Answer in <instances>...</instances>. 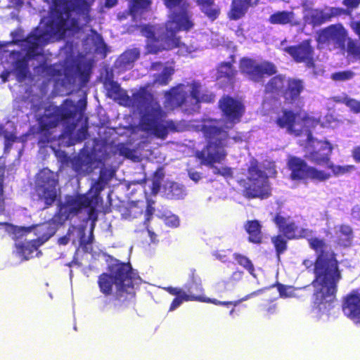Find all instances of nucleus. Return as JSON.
<instances>
[{
    "label": "nucleus",
    "instance_id": "nucleus-1",
    "mask_svg": "<svg viewBox=\"0 0 360 360\" xmlns=\"http://www.w3.org/2000/svg\"><path fill=\"white\" fill-rule=\"evenodd\" d=\"M44 1L49 5V16L43 18L27 39H15L21 51L11 53H43L46 44L78 32L91 20L92 0Z\"/></svg>",
    "mask_w": 360,
    "mask_h": 360
},
{
    "label": "nucleus",
    "instance_id": "nucleus-2",
    "mask_svg": "<svg viewBox=\"0 0 360 360\" xmlns=\"http://www.w3.org/2000/svg\"><path fill=\"white\" fill-rule=\"evenodd\" d=\"M308 240L311 248L318 254L314 268V300L311 317L316 321H326L333 307V301L342 278L341 273L334 254L328 250L323 240L311 238Z\"/></svg>",
    "mask_w": 360,
    "mask_h": 360
},
{
    "label": "nucleus",
    "instance_id": "nucleus-3",
    "mask_svg": "<svg viewBox=\"0 0 360 360\" xmlns=\"http://www.w3.org/2000/svg\"><path fill=\"white\" fill-rule=\"evenodd\" d=\"M169 8V19L165 27L144 25L141 28L142 34L147 38V50L150 53H157L162 50L178 48L180 56L191 54L196 50L193 46L181 43L176 37L179 31H188L193 25V14L189 4L185 0H165Z\"/></svg>",
    "mask_w": 360,
    "mask_h": 360
},
{
    "label": "nucleus",
    "instance_id": "nucleus-4",
    "mask_svg": "<svg viewBox=\"0 0 360 360\" xmlns=\"http://www.w3.org/2000/svg\"><path fill=\"white\" fill-rule=\"evenodd\" d=\"M221 122L217 120H208L202 125L205 136L208 139V145L197 153V157L202 164L210 167L213 174L228 179L232 177L233 169L228 167L214 165L215 163L222 162L226 156L224 147L227 144V133L221 129Z\"/></svg>",
    "mask_w": 360,
    "mask_h": 360
},
{
    "label": "nucleus",
    "instance_id": "nucleus-5",
    "mask_svg": "<svg viewBox=\"0 0 360 360\" xmlns=\"http://www.w3.org/2000/svg\"><path fill=\"white\" fill-rule=\"evenodd\" d=\"M221 122L217 120H208L202 125L205 136L208 139V145L197 153V157L202 164L210 167L213 174L228 179L232 177L233 169L228 167L214 165L215 163L222 162L226 156L224 147L227 144V133L221 129Z\"/></svg>",
    "mask_w": 360,
    "mask_h": 360
},
{
    "label": "nucleus",
    "instance_id": "nucleus-6",
    "mask_svg": "<svg viewBox=\"0 0 360 360\" xmlns=\"http://www.w3.org/2000/svg\"><path fill=\"white\" fill-rule=\"evenodd\" d=\"M56 219L41 224L30 227L7 225V231L13 235L14 239H20L25 236V241H17L13 253L21 261L28 260L38 257L41 253L38 248L54 235L57 230Z\"/></svg>",
    "mask_w": 360,
    "mask_h": 360
},
{
    "label": "nucleus",
    "instance_id": "nucleus-7",
    "mask_svg": "<svg viewBox=\"0 0 360 360\" xmlns=\"http://www.w3.org/2000/svg\"><path fill=\"white\" fill-rule=\"evenodd\" d=\"M135 97L141 115L139 127L142 131L165 139L169 131L175 129L174 123L165 119V112L153 95L139 92Z\"/></svg>",
    "mask_w": 360,
    "mask_h": 360
},
{
    "label": "nucleus",
    "instance_id": "nucleus-8",
    "mask_svg": "<svg viewBox=\"0 0 360 360\" xmlns=\"http://www.w3.org/2000/svg\"><path fill=\"white\" fill-rule=\"evenodd\" d=\"M109 271L102 274L98 281L101 292L105 295L112 293L114 288L117 297L123 296L124 292L131 295L141 283L140 277L129 264L117 261L110 266Z\"/></svg>",
    "mask_w": 360,
    "mask_h": 360
},
{
    "label": "nucleus",
    "instance_id": "nucleus-9",
    "mask_svg": "<svg viewBox=\"0 0 360 360\" xmlns=\"http://www.w3.org/2000/svg\"><path fill=\"white\" fill-rule=\"evenodd\" d=\"M114 172L111 169H103L101 171L99 181L91 188V191L83 195L68 196L65 203L60 209V214L63 220L68 219L71 214H75L84 210L88 214L89 220L94 224L97 219L96 207L98 202V193L113 176ZM92 233V230L91 231Z\"/></svg>",
    "mask_w": 360,
    "mask_h": 360
},
{
    "label": "nucleus",
    "instance_id": "nucleus-10",
    "mask_svg": "<svg viewBox=\"0 0 360 360\" xmlns=\"http://www.w3.org/2000/svg\"><path fill=\"white\" fill-rule=\"evenodd\" d=\"M42 68L46 70L47 75L53 78L57 85L70 89L73 86L83 87L89 82L91 63L81 59L70 64L67 62L65 66L54 64L47 67L44 65Z\"/></svg>",
    "mask_w": 360,
    "mask_h": 360
},
{
    "label": "nucleus",
    "instance_id": "nucleus-11",
    "mask_svg": "<svg viewBox=\"0 0 360 360\" xmlns=\"http://www.w3.org/2000/svg\"><path fill=\"white\" fill-rule=\"evenodd\" d=\"M201 86L193 82L186 84H181L165 94V107L172 110L176 107L184 105L188 111H195L199 108L200 102H212L214 101L212 94L200 96Z\"/></svg>",
    "mask_w": 360,
    "mask_h": 360
},
{
    "label": "nucleus",
    "instance_id": "nucleus-12",
    "mask_svg": "<svg viewBox=\"0 0 360 360\" xmlns=\"http://www.w3.org/2000/svg\"><path fill=\"white\" fill-rule=\"evenodd\" d=\"M86 101L80 99L77 104L66 100L60 108L53 107L47 109L44 115L39 119V124L43 130H49L55 127L60 122H66L73 124L75 120L82 118L84 111Z\"/></svg>",
    "mask_w": 360,
    "mask_h": 360
},
{
    "label": "nucleus",
    "instance_id": "nucleus-13",
    "mask_svg": "<svg viewBox=\"0 0 360 360\" xmlns=\"http://www.w3.org/2000/svg\"><path fill=\"white\" fill-rule=\"evenodd\" d=\"M239 183L248 198H266L271 194L268 177L258 168V162L255 159L250 161L247 179L240 180Z\"/></svg>",
    "mask_w": 360,
    "mask_h": 360
},
{
    "label": "nucleus",
    "instance_id": "nucleus-14",
    "mask_svg": "<svg viewBox=\"0 0 360 360\" xmlns=\"http://www.w3.org/2000/svg\"><path fill=\"white\" fill-rule=\"evenodd\" d=\"M299 143L301 146H304V157L309 161L319 165L329 162L333 149L329 141L313 138L311 131L306 129L305 134L300 138Z\"/></svg>",
    "mask_w": 360,
    "mask_h": 360
},
{
    "label": "nucleus",
    "instance_id": "nucleus-15",
    "mask_svg": "<svg viewBox=\"0 0 360 360\" xmlns=\"http://www.w3.org/2000/svg\"><path fill=\"white\" fill-rule=\"evenodd\" d=\"M57 181L53 172L44 169L37 174L36 179V192L41 200L46 205H51L57 195Z\"/></svg>",
    "mask_w": 360,
    "mask_h": 360
},
{
    "label": "nucleus",
    "instance_id": "nucleus-16",
    "mask_svg": "<svg viewBox=\"0 0 360 360\" xmlns=\"http://www.w3.org/2000/svg\"><path fill=\"white\" fill-rule=\"evenodd\" d=\"M346 37V30L341 25H333L318 33L317 41L320 48L343 49Z\"/></svg>",
    "mask_w": 360,
    "mask_h": 360
},
{
    "label": "nucleus",
    "instance_id": "nucleus-17",
    "mask_svg": "<svg viewBox=\"0 0 360 360\" xmlns=\"http://www.w3.org/2000/svg\"><path fill=\"white\" fill-rule=\"evenodd\" d=\"M303 20L305 23L319 26L333 16L340 14V9L326 8L324 10L314 8L313 0H304L302 3Z\"/></svg>",
    "mask_w": 360,
    "mask_h": 360
},
{
    "label": "nucleus",
    "instance_id": "nucleus-18",
    "mask_svg": "<svg viewBox=\"0 0 360 360\" xmlns=\"http://www.w3.org/2000/svg\"><path fill=\"white\" fill-rule=\"evenodd\" d=\"M240 68L244 74L254 81H259L264 75H271L276 72V67L271 63H258L249 58H243L240 60Z\"/></svg>",
    "mask_w": 360,
    "mask_h": 360
},
{
    "label": "nucleus",
    "instance_id": "nucleus-19",
    "mask_svg": "<svg viewBox=\"0 0 360 360\" xmlns=\"http://www.w3.org/2000/svg\"><path fill=\"white\" fill-rule=\"evenodd\" d=\"M219 106L228 120L226 129H229L234 123L238 122L244 112V106L241 102L231 97H224L219 101Z\"/></svg>",
    "mask_w": 360,
    "mask_h": 360
},
{
    "label": "nucleus",
    "instance_id": "nucleus-20",
    "mask_svg": "<svg viewBox=\"0 0 360 360\" xmlns=\"http://www.w3.org/2000/svg\"><path fill=\"white\" fill-rule=\"evenodd\" d=\"M305 117H302L301 127L295 114L292 111L284 110L278 114L276 122L281 128H285L288 133L301 138L305 134V130L307 129L303 123Z\"/></svg>",
    "mask_w": 360,
    "mask_h": 360
},
{
    "label": "nucleus",
    "instance_id": "nucleus-21",
    "mask_svg": "<svg viewBox=\"0 0 360 360\" xmlns=\"http://www.w3.org/2000/svg\"><path fill=\"white\" fill-rule=\"evenodd\" d=\"M274 221L280 231L282 232L288 239L302 237L307 238L311 234V231L309 229L298 226L290 217H284L278 214L275 217Z\"/></svg>",
    "mask_w": 360,
    "mask_h": 360
},
{
    "label": "nucleus",
    "instance_id": "nucleus-22",
    "mask_svg": "<svg viewBox=\"0 0 360 360\" xmlns=\"http://www.w3.org/2000/svg\"><path fill=\"white\" fill-rule=\"evenodd\" d=\"M327 235L334 243L340 246L349 247L353 238L352 228L346 224H334L328 221L327 226Z\"/></svg>",
    "mask_w": 360,
    "mask_h": 360
},
{
    "label": "nucleus",
    "instance_id": "nucleus-23",
    "mask_svg": "<svg viewBox=\"0 0 360 360\" xmlns=\"http://www.w3.org/2000/svg\"><path fill=\"white\" fill-rule=\"evenodd\" d=\"M290 56L297 63H304L307 67L314 66V51L309 41L306 40L300 44L285 49Z\"/></svg>",
    "mask_w": 360,
    "mask_h": 360
},
{
    "label": "nucleus",
    "instance_id": "nucleus-24",
    "mask_svg": "<svg viewBox=\"0 0 360 360\" xmlns=\"http://www.w3.org/2000/svg\"><path fill=\"white\" fill-rule=\"evenodd\" d=\"M342 308L348 319L360 325V294L357 291H352L344 297Z\"/></svg>",
    "mask_w": 360,
    "mask_h": 360
},
{
    "label": "nucleus",
    "instance_id": "nucleus-25",
    "mask_svg": "<svg viewBox=\"0 0 360 360\" xmlns=\"http://www.w3.org/2000/svg\"><path fill=\"white\" fill-rule=\"evenodd\" d=\"M149 4L148 0H132L130 2L129 11L119 14L118 18L122 20L130 16L131 20L135 22V25L137 26L138 21L141 18H145Z\"/></svg>",
    "mask_w": 360,
    "mask_h": 360
},
{
    "label": "nucleus",
    "instance_id": "nucleus-26",
    "mask_svg": "<svg viewBox=\"0 0 360 360\" xmlns=\"http://www.w3.org/2000/svg\"><path fill=\"white\" fill-rule=\"evenodd\" d=\"M184 290L187 295H191L195 297H200L202 300H193L192 301H198L207 303H217L213 299L208 298L203 295V288L202 286L201 279L192 272L190 280L184 285Z\"/></svg>",
    "mask_w": 360,
    "mask_h": 360
},
{
    "label": "nucleus",
    "instance_id": "nucleus-27",
    "mask_svg": "<svg viewBox=\"0 0 360 360\" xmlns=\"http://www.w3.org/2000/svg\"><path fill=\"white\" fill-rule=\"evenodd\" d=\"M283 96L287 103H294L304 89V82L297 78H287Z\"/></svg>",
    "mask_w": 360,
    "mask_h": 360
},
{
    "label": "nucleus",
    "instance_id": "nucleus-28",
    "mask_svg": "<svg viewBox=\"0 0 360 360\" xmlns=\"http://www.w3.org/2000/svg\"><path fill=\"white\" fill-rule=\"evenodd\" d=\"M150 71L153 77V85L162 86L169 83L174 70L172 66L157 63L152 65Z\"/></svg>",
    "mask_w": 360,
    "mask_h": 360
},
{
    "label": "nucleus",
    "instance_id": "nucleus-29",
    "mask_svg": "<svg viewBox=\"0 0 360 360\" xmlns=\"http://www.w3.org/2000/svg\"><path fill=\"white\" fill-rule=\"evenodd\" d=\"M139 55L140 52L137 49L126 51L115 61V69L117 70L119 72L131 69Z\"/></svg>",
    "mask_w": 360,
    "mask_h": 360
},
{
    "label": "nucleus",
    "instance_id": "nucleus-30",
    "mask_svg": "<svg viewBox=\"0 0 360 360\" xmlns=\"http://www.w3.org/2000/svg\"><path fill=\"white\" fill-rule=\"evenodd\" d=\"M73 169L79 174L85 175L93 170V158L89 154L81 153L72 160Z\"/></svg>",
    "mask_w": 360,
    "mask_h": 360
},
{
    "label": "nucleus",
    "instance_id": "nucleus-31",
    "mask_svg": "<svg viewBox=\"0 0 360 360\" xmlns=\"http://www.w3.org/2000/svg\"><path fill=\"white\" fill-rule=\"evenodd\" d=\"M288 165L291 171L290 176L292 179H304L309 165L302 159L290 157L288 161Z\"/></svg>",
    "mask_w": 360,
    "mask_h": 360
},
{
    "label": "nucleus",
    "instance_id": "nucleus-32",
    "mask_svg": "<svg viewBox=\"0 0 360 360\" xmlns=\"http://www.w3.org/2000/svg\"><path fill=\"white\" fill-rule=\"evenodd\" d=\"M22 91H25V94L16 97L15 100H20L27 105H30L31 108L38 112L41 108L42 103H44L43 96L39 94H32L33 90H30L25 86H20L19 91L21 93Z\"/></svg>",
    "mask_w": 360,
    "mask_h": 360
},
{
    "label": "nucleus",
    "instance_id": "nucleus-33",
    "mask_svg": "<svg viewBox=\"0 0 360 360\" xmlns=\"http://www.w3.org/2000/svg\"><path fill=\"white\" fill-rule=\"evenodd\" d=\"M257 0H233L230 18L234 20L240 18L250 6L256 4Z\"/></svg>",
    "mask_w": 360,
    "mask_h": 360
},
{
    "label": "nucleus",
    "instance_id": "nucleus-34",
    "mask_svg": "<svg viewBox=\"0 0 360 360\" xmlns=\"http://www.w3.org/2000/svg\"><path fill=\"white\" fill-rule=\"evenodd\" d=\"M84 235V229L82 226H72L68 230L66 236L59 238L58 243L60 245H66L69 241L72 240L74 243L78 241L80 245H82L85 243Z\"/></svg>",
    "mask_w": 360,
    "mask_h": 360
},
{
    "label": "nucleus",
    "instance_id": "nucleus-35",
    "mask_svg": "<svg viewBox=\"0 0 360 360\" xmlns=\"http://www.w3.org/2000/svg\"><path fill=\"white\" fill-rule=\"evenodd\" d=\"M165 195L167 198L181 199L186 195L184 186L175 182H167L164 186Z\"/></svg>",
    "mask_w": 360,
    "mask_h": 360
},
{
    "label": "nucleus",
    "instance_id": "nucleus-36",
    "mask_svg": "<svg viewBox=\"0 0 360 360\" xmlns=\"http://www.w3.org/2000/svg\"><path fill=\"white\" fill-rule=\"evenodd\" d=\"M335 122V119L332 115H327L324 120H320L315 119L311 116H306L303 120V123L305 127L311 131V129L315 127L318 124H321L322 127H333V123Z\"/></svg>",
    "mask_w": 360,
    "mask_h": 360
},
{
    "label": "nucleus",
    "instance_id": "nucleus-37",
    "mask_svg": "<svg viewBox=\"0 0 360 360\" xmlns=\"http://www.w3.org/2000/svg\"><path fill=\"white\" fill-rule=\"evenodd\" d=\"M287 78L282 75L273 77L266 86V91L283 95Z\"/></svg>",
    "mask_w": 360,
    "mask_h": 360
},
{
    "label": "nucleus",
    "instance_id": "nucleus-38",
    "mask_svg": "<svg viewBox=\"0 0 360 360\" xmlns=\"http://www.w3.org/2000/svg\"><path fill=\"white\" fill-rule=\"evenodd\" d=\"M295 13L292 11H278L269 17V22L271 24H293Z\"/></svg>",
    "mask_w": 360,
    "mask_h": 360
},
{
    "label": "nucleus",
    "instance_id": "nucleus-39",
    "mask_svg": "<svg viewBox=\"0 0 360 360\" xmlns=\"http://www.w3.org/2000/svg\"><path fill=\"white\" fill-rule=\"evenodd\" d=\"M330 177L331 174L329 172L309 166L305 179H309L314 182H323Z\"/></svg>",
    "mask_w": 360,
    "mask_h": 360
},
{
    "label": "nucleus",
    "instance_id": "nucleus-40",
    "mask_svg": "<svg viewBox=\"0 0 360 360\" xmlns=\"http://www.w3.org/2000/svg\"><path fill=\"white\" fill-rule=\"evenodd\" d=\"M245 229L249 234V240L254 243H259L262 239L261 226L258 221H248Z\"/></svg>",
    "mask_w": 360,
    "mask_h": 360
},
{
    "label": "nucleus",
    "instance_id": "nucleus-41",
    "mask_svg": "<svg viewBox=\"0 0 360 360\" xmlns=\"http://www.w3.org/2000/svg\"><path fill=\"white\" fill-rule=\"evenodd\" d=\"M214 0H198L197 3L203 12L212 20H215L219 15V9L214 4Z\"/></svg>",
    "mask_w": 360,
    "mask_h": 360
},
{
    "label": "nucleus",
    "instance_id": "nucleus-42",
    "mask_svg": "<svg viewBox=\"0 0 360 360\" xmlns=\"http://www.w3.org/2000/svg\"><path fill=\"white\" fill-rule=\"evenodd\" d=\"M236 73V71L229 63H224L218 68L217 79L218 80L224 79V81L230 82L232 81Z\"/></svg>",
    "mask_w": 360,
    "mask_h": 360
},
{
    "label": "nucleus",
    "instance_id": "nucleus-43",
    "mask_svg": "<svg viewBox=\"0 0 360 360\" xmlns=\"http://www.w3.org/2000/svg\"><path fill=\"white\" fill-rule=\"evenodd\" d=\"M335 102L345 103L353 112H360V101L349 98L347 96H338L333 98Z\"/></svg>",
    "mask_w": 360,
    "mask_h": 360
},
{
    "label": "nucleus",
    "instance_id": "nucleus-44",
    "mask_svg": "<svg viewBox=\"0 0 360 360\" xmlns=\"http://www.w3.org/2000/svg\"><path fill=\"white\" fill-rule=\"evenodd\" d=\"M326 165L332 171L333 175L336 176L350 173L355 169L354 165H338L330 161Z\"/></svg>",
    "mask_w": 360,
    "mask_h": 360
},
{
    "label": "nucleus",
    "instance_id": "nucleus-45",
    "mask_svg": "<svg viewBox=\"0 0 360 360\" xmlns=\"http://www.w3.org/2000/svg\"><path fill=\"white\" fill-rule=\"evenodd\" d=\"M193 300H202L200 297H195L191 295H187V293L181 294L180 296H177L172 301L169 311H172L177 309L184 302L191 301Z\"/></svg>",
    "mask_w": 360,
    "mask_h": 360
},
{
    "label": "nucleus",
    "instance_id": "nucleus-46",
    "mask_svg": "<svg viewBox=\"0 0 360 360\" xmlns=\"http://www.w3.org/2000/svg\"><path fill=\"white\" fill-rule=\"evenodd\" d=\"M234 258L240 266L246 269L250 272V274H252L254 277H256V276L254 274L253 265L248 258L238 254H235Z\"/></svg>",
    "mask_w": 360,
    "mask_h": 360
},
{
    "label": "nucleus",
    "instance_id": "nucleus-47",
    "mask_svg": "<svg viewBox=\"0 0 360 360\" xmlns=\"http://www.w3.org/2000/svg\"><path fill=\"white\" fill-rule=\"evenodd\" d=\"M3 137L5 139V152H7L11 146V144L15 141V136L11 131H8L0 125V138Z\"/></svg>",
    "mask_w": 360,
    "mask_h": 360
},
{
    "label": "nucleus",
    "instance_id": "nucleus-48",
    "mask_svg": "<svg viewBox=\"0 0 360 360\" xmlns=\"http://www.w3.org/2000/svg\"><path fill=\"white\" fill-rule=\"evenodd\" d=\"M354 73L351 70L335 72L331 75V79L337 82H344L352 79Z\"/></svg>",
    "mask_w": 360,
    "mask_h": 360
},
{
    "label": "nucleus",
    "instance_id": "nucleus-49",
    "mask_svg": "<svg viewBox=\"0 0 360 360\" xmlns=\"http://www.w3.org/2000/svg\"><path fill=\"white\" fill-rule=\"evenodd\" d=\"M285 236L278 235L276 237L272 238V242L276 249L278 255L283 252L286 249V239Z\"/></svg>",
    "mask_w": 360,
    "mask_h": 360
},
{
    "label": "nucleus",
    "instance_id": "nucleus-50",
    "mask_svg": "<svg viewBox=\"0 0 360 360\" xmlns=\"http://www.w3.org/2000/svg\"><path fill=\"white\" fill-rule=\"evenodd\" d=\"M347 53L355 59H360V44L352 40H349L347 45Z\"/></svg>",
    "mask_w": 360,
    "mask_h": 360
},
{
    "label": "nucleus",
    "instance_id": "nucleus-51",
    "mask_svg": "<svg viewBox=\"0 0 360 360\" xmlns=\"http://www.w3.org/2000/svg\"><path fill=\"white\" fill-rule=\"evenodd\" d=\"M164 174L162 169H158L154 176V178L151 183V189L153 194L158 193L160 188L161 180Z\"/></svg>",
    "mask_w": 360,
    "mask_h": 360
},
{
    "label": "nucleus",
    "instance_id": "nucleus-52",
    "mask_svg": "<svg viewBox=\"0 0 360 360\" xmlns=\"http://www.w3.org/2000/svg\"><path fill=\"white\" fill-rule=\"evenodd\" d=\"M163 220L165 224L167 226L171 228H176L179 226L180 224L179 217L173 214L165 215L163 217Z\"/></svg>",
    "mask_w": 360,
    "mask_h": 360
},
{
    "label": "nucleus",
    "instance_id": "nucleus-53",
    "mask_svg": "<svg viewBox=\"0 0 360 360\" xmlns=\"http://www.w3.org/2000/svg\"><path fill=\"white\" fill-rule=\"evenodd\" d=\"M280 296L283 298L292 297L295 296V289L292 286H278Z\"/></svg>",
    "mask_w": 360,
    "mask_h": 360
},
{
    "label": "nucleus",
    "instance_id": "nucleus-54",
    "mask_svg": "<svg viewBox=\"0 0 360 360\" xmlns=\"http://www.w3.org/2000/svg\"><path fill=\"white\" fill-rule=\"evenodd\" d=\"M4 169L0 167V214L4 211Z\"/></svg>",
    "mask_w": 360,
    "mask_h": 360
},
{
    "label": "nucleus",
    "instance_id": "nucleus-55",
    "mask_svg": "<svg viewBox=\"0 0 360 360\" xmlns=\"http://www.w3.org/2000/svg\"><path fill=\"white\" fill-rule=\"evenodd\" d=\"M91 40L94 43V50L97 51L99 49L104 47V43L102 37L98 34L94 32L91 35V39L88 38L87 41Z\"/></svg>",
    "mask_w": 360,
    "mask_h": 360
},
{
    "label": "nucleus",
    "instance_id": "nucleus-56",
    "mask_svg": "<svg viewBox=\"0 0 360 360\" xmlns=\"http://www.w3.org/2000/svg\"><path fill=\"white\" fill-rule=\"evenodd\" d=\"M111 88L108 89V94L114 99L118 98L122 95L121 89L117 83L112 82L110 84Z\"/></svg>",
    "mask_w": 360,
    "mask_h": 360
},
{
    "label": "nucleus",
    "instance_id": "nucleus-57",
    "mask_svg": "<svg viewBox=\"0 0 360 360\" xmlns=\"http://www.w3.org/2000/svg\"><path fill=\"white\" fill-rule=\"evenodd\" d=\"M169 293L173 295L180 296L181 294L186 293L183 288L168 287L165 288Z\"/></svg>",
    "mask_w": 360,
    "mask_h": 360
},
{
    "label": "nucleus",
    "instance_id": "nucleus-58",
    "mask_svg": "<svg viewBox=\"0 0 360 360\" xmlns=\"http://www.w3.org/2000/svg\"><path fill=\"white\" fill-rule=\"evenodd\" d=\"M188 176L190 179L195 183L198 182L202 178L200 173L193 170H190L188 172Z\"/></svg>",
    "mask_w": 360,
    "mask_h": 360
},
{
    "label": "nucleus",
    "instance_id": "nucleus-59",
    "mask_svg": "<svg viewBox=\"0 0 360 360\" xmlns=\"http://www.w3.org/2000/svg\"><path fill=\"white\" fill-rule=\"evenodd\" d=\"M213 300H214L217 302H218V303H213L215 305H224V306L233 305L234 307H236V306H237V305H238L239 304L241 303L240 300H236V301H233V302H221V301H219V300H217L216 299H213Z\"/></svg>",
    "mask_w": 360,
    "mask_h": 360
},
{
    "label": "nucleus",
    "instance_id": "nucleus-60",
    "mask_svg": "<svg viewBox=\"0 0 360 360\" xmlns=\"http://www.w3.org/2000/svg\"><path fill=\"white\" fill-rule=\"evenodd\" d=\"M344 3L348 8H355L360 4V0H345Z\"/></svg>",
    "mask_w": 360,
    "mask_h": 360
},
{
    "label": "nucleus",
    "instance_id": "nucleus-61",
    "mask_svg": "<svg viewBox=\"0 0 360 360\" xmlns=\"http://www.w3.org/2000/svg\"><path fill=\"white\" fill-rule=\"evenodd\" d=\"M215 256H216L217 259H218L219 260H220L222 262H226L228 261V257H227V255H226L225 251L218 252L215 254Z\"/></svg>",
    "mask_w": 360,
    "mask_h": 360
},
{
    "label": "nucleus",
    "instance_id": "nucleus-62",
    "mask_svg": "<svg viewBox=\"0 0 360 360\" xmlns=\"http://www.w3.org/2000/svg\"><path fill=\"white\" fill-rule=\"evenodd\" d=\"M352 156L355 161L360 162V146L355 147L353 149Z\"/></svg>",
    "mask_w": 360,
    "mask_h": 360
},
{
    "label": "nucleus",
    "instance_id": "nucleus-63",
    "mask_svg": "<svg viewBox=\"0 0 360 360\" xmlns=\"http://www.w3.org/2000/svg\"><path fill=\"white\" fill-rule=\"evenodd\" d=\"M262 290L255 291L240 299L241 302L246 301L252 297L259 295L262 292Z\"/></svg>",
    "mask_w": 360,
    "mask_h": 360
},
{
    "label": "nucleus",
    "instance_id": "nucleus-64",
    "mask_svg": "<svg viewBox=\"0 0 360 360\" xmlns=\"http://www.w3.org/2000/svg\"><path fill=\"white\" fill-rule=\"evenodd\" d=\"M86 133L87 128L86 127H82L79 131L78 139L80 141L84 140L86 138Z\"/></svg>",
    "mask_w": 360,
    "mask_h": 360
}]
</instances>
